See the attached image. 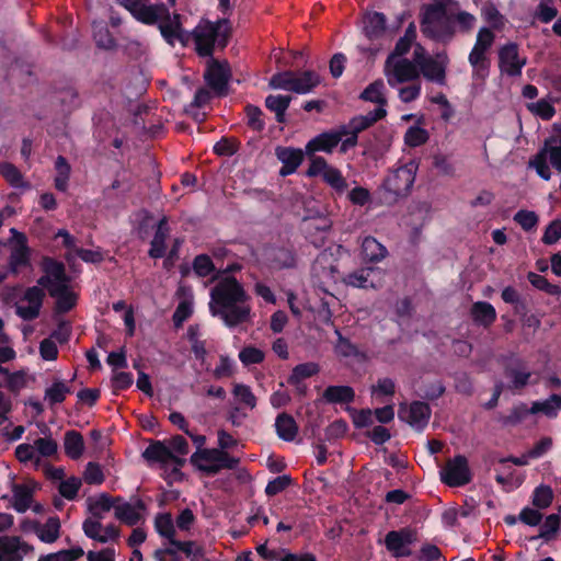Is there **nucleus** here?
I'll return each mask as SVG.
<instances>
[{
	"label": "nucleus",
	"mask_w": 561,
	"mask_h": 561,
	"mask_svg": "<svg viewBox=\"0 0 561 561\" xmlns=\"http://www.w3.org/2000/svg\"><path fill=\"white\" fill-rule=\"evenodd\" d=\"M476 22L473 14L460 11L457 14L450 12L443 0H434L424 4L420 13V28L422 34L432 41L447 45L457 32V24L460 31H470Z\"/></svg>",
	"instance_id": "obj_1"
},
{
	"label": "nucleus",
	"mask_w": 561,
	"mask_h": 561,
	"mask_svg": "<svg viewBox=\"0 0 561 561\" xmlns=\"http://www.w3.org/2000/svg\"><path fill=\"white\" fill-rule=\"evenodd\" d=\"M243 286L233 276L219 280L210 290L209 312L222 320L226 327L234 328L250 319L251 307Z\"/></svg>",
	"instance_id": "obj_2"
},
{
	"label": "nucleus",
	"mask_w": 561,
	"mask_h": 561,
	"mask_svg": "<svg viewBox=\"0 0 561 561\" xmlns=\"http://www.w3.org/2000/svg\"><path fill=\"white\" fill-rule=\"evenodd\" d=\"M231 33L232 27L228 19L221 18L215 22L203 19L192 31L191 37L199 57H213L216 45L220 49L227 47Z\"/></svg>",
	"instance_id": "obj_3"
},
{
	"label": "nucleus",
	"mask_w": 561,
	"mask_h": 561,
	"mask_svg": "<svg viewBox=\"0 0 561 561\" xmlns=\"http://www.w3.org/2000/svg\"><path fill=\"white\" fill-rule=\"evenodd\" d=\"M417 170L419 163L411 160L389 171L377 190L380 202L391 206L399 199L407 197L413 187Z\"/></svg>",
	"instance_id": "obj_4"
},
{
	"label": "nucleus",
	"mask_w": 561,
	"mask_h": 561,
	"mask_svg": "<svg viewBox=\"0 0 561 561\" xmlns=\"http://www.w3.org/2000/svg\"><path fill=\"white\" fill-rule=\"evenodd\" d=\"M190 462L201 472L214 477L222 469L237 468L240 460L226 450L217 448L197 449L190 458Z\"/></svg>",
	"instance_id": "obj_5"
},
{
	"label": "nucleus",
	"mask_w": 561,
	"mask_h": 561,
	"mask_svg": "<svg viewBox=\"0 0 561 561\" xmlns=\"http://www.w3.org/2000/svg\"><path fill=\"white\" fill-rule=\"evenodd\" d=\"M558 142V138L554 136H550L545 140V146L541 148L530 160L529 167L534 168L537 174L545 181H549L551 179V171L547 163V159L551 165L558 171L561 172V146H556Z\"/></svg>",
	"instance_id": "obj_6"
},
{
	"label": "nucleus",
	"mask_w": 561,
	"mask_h": 561,
	"mask_svg": "<svg viewBox=\"0 0 561 561\" xmlns=\"http://www.w3.org/2000/svg\"><path fill=\"white\" fill-rule=\"evenodd\" d=\"M417 541V530L412 527H402L390 530L385 536L386 549L393 558H408L412 556L410 546Z\"/></svg>",
	"instance_id": "obj_7"
},
{
	"label": "nucleus",
	"mask_w": 561,
	"mask_h": 561,
	"mask_svg": "<svg viewBox=\"0 0 561 561\" xmlns=\"http://www.w3.org/2000/svg\"><path fill=\"white\" fill-rule=\"evenodd\" d=\"M231 78V69L228 61H219L214 57H209L204 73L207 85L218 95L226 96L228 94V84Z\"/></svg>",
	"instance_id": "obj_8"
},
{
	"label": "nucleus",
	"mask_w": 561,
	"mask_h": 561,
	"mask_svg": "<svg viewBox=\"0 0 561 561\" xmlns=\"http://www.w3.org/2000/svg\"><path fill=\"white\" fill-rule=\"evenodd\" d=\"M472 479L468 460L462 455H457L448 460L440 471V480L448 486L458 488L468 484Z\"/></svg>",
	"instance_id": "obj_9"
},
{
	"label": "nucleus",
	"mask_w": 561,
	"mask_h": 561,
	"mask_svg": "<svg viewBox=\"0 0 561 561\" xmlns=\"http://www.w3.org/2000/svg\"><path fill=\"white\" fill-rule=\"evenodd\" d=\"M385 272L375 266H362L347 273L343 277V283L346 286L362 288V289H377L381 286Z\"/></svg>",
	"instance_id": "obj_10"
},
{
	"label": "nucleus",
	"mask_w": 561,
	"mask_h": 561,
	"mask_svg": "<svg viewBox=\"0 0 561 561\" xmlns=\"http://www.w3.org/2000/svg\"><path fill=\"white\" fill-rule=\"evenodd\" d=\"M414 61L419 66L420 73H422L426 80L439 85L446 83L447 56L445 54H438L437 58L423 57L419 59L417 50H414Z\"/></svg>",
	"instance_id": "obj_11"
},
{
	"label": "nucleus",
	"mask_w": 561,
	"mask_h": 561,
	"mask_svg": "<svg viewBox=\"0 0 561 561\" xmlns=\"http://www.w3.org/2000/svg\"><path fill=\"white\" fill-rule=\"evenodd\" d=\"M41 268L45 275L37 279V284L42 287L49 289L53 286H59V284H69L70 278L66 273V266L62 262L50 257L43 256L41 261Z\"/></svg>",
	"instance_id": "obj_12"
},
{
	"label": "nucleus",
	"mask_w": 561,
	"mask_h": 561,
	"mask_svg": "<svg viewBox=\"0 0 561 561\" xmlns=\"http://www.w3.org/2000/svg\"><path fill=\"white\" fill-rule=\"evenodd\" d=\"M526 65V58L519 57L518 45L507 43L499 50V68L510 77H519Z\"/></svg>",
	"instance_id": "obj_13"
},
{
	"label": "nucleus",
	"mask_w": 561,
	"mask_h": 561,
	"mask_svg": "<svg viewBox=\"0 0 561 561\" xmlns=\"http://www.w3.org/2000/svg\"><path fill=\"white\" fill-rule=\"evenodd\" d=\"M503 373L505 378L508 379L506 388L512 391L524 389L529 383L531 377L526 362L519 357L512 358L506 363Z\"/></svg>",
	"instance_id": "obj_14"
},
{
	"label": "nucleus",
	"mask_w": 561,
	"mask_h": 561,
	"mask_svg": "<svg viewBox=\"0 0 561 561\" xmlns=\"http://www.w3.org/2000/svg\"><path fill=\"white\" fill-rule=\"evenodd\" d=\"M266 259L274 270H291L297 267V254L293 244L274 245L267 249Z\"/></svg>",
	"instance_id": "obj_15"
},
{
	"label": "nucleus",
	"mask_w": 561,
	"mask_h": 561,
	"mask_svg": "<svg viewBox=\"0 0 561 561\" xmlns=\"http://www.w3.org/2000/svg\"><path fill=\"white\" fill-rule=\"evenodd\" d=\"M388 83L394 87L397 83L410 82L419 79L420 71L416 62L408 58H401L393 62L391 71L386 68Z\"/></svg>",
	"instance_id": "obj_16"
},
{
	"label": "nucleus",
	"mask_w": 561,
	"mask_h": 561,
	"mask_svg": "<svg viewBox=\"0 0 561 561\" xmlns=\"http://www.w3.org/2000/svg\"><path fill=\"white\" fill-rule=\"evenodd\" d=\"M84 535L101 543L117 541L121 537L119 528L114 524L103 527L99 520H84L82 524Z\"/></svg>",
	"instance_id": "obj_17"
},
{
	"label": "nucleus",
	"mask_w": 561,
	"mask_h": 561,
	"mask_svg": "<svg viewBox=\"0 0 561 561\" xmlns=\"http://www.w3.org/2000/svg\"><path fill=\"white\" fill-rule=\"evenodd\" d=\"M362 32L369 42L382 38L387 31V18L377 11H366L363 14Z\"/></svg>",
	"instance_id": "obj_18"
},
{
	"label": "nucleus",
	"mask_w": 561,
	"mask_h": 561,
	"mask_svg": "<svg viewBox=\"0 0 561 561\" xmlns=\"http://www.w3.org/2000/svg\"><path fill=\"white\" fill-rule=\"evenodd\" d=\"M171 227L169 225V217L163 215L154 226V234L150 241V249L148 255L151 259H161L167 254V240L170 237Z\"/></svg>",
	"instance_id": "obj_19"
},
{
	"label": "nucleus",
	"mask_w": 561,
	"mask_h": 561,
	"mask_svg": "<svg viewBox=\"0 0 561 561\" xmlns=\"http://www.w3.org/2000/svg\"><path fill=\"white\" fill-rule=\"evenodd\" d=\"M408 415L403 416L402 414V405L400 407L399 416L402 420H405L407 423L416 428L417 431H423L431 419L432 409L428 403L424 401H413L409 410L407 411Z\"/></svg>",
	"instance_id": "obj_20"
},
{
	"label": "nucleus",
	"mask_w": 561,
	"mask_h": 561,
	"mask_svg": "<svg viewBox=\"0 0 561 561\" xmlns=\"http://www.w3.org/2000/svg\"><path fill=\"white\" fill-rule=\"evenodd\" d=\"M147 510L146 503L141 499H136L134 503L124 500L115 504V517L127 526H136L141 519V512Z\"/></svg>",
	"instance_id": "obj_21"
},
{
	"label": "nucleus",
	"mask_w": 561,
	"mask_h": 561,
	"mask_svg": "<svg viewBox=\"0 0 561 561\" xmlns=\"http://www.w3.org/2000/svg\"><path fill=\"white\" fill-rule=\"evenodd\" d=\"M276 157L283 163L279 174L287 176L297 171L304 160V152L297 148L278 147L276 149Z\"/></svg>",
	"instance_id": "obj_22"
},
{
	"label": "nucleus",
	"mask_w": 561,
	"mask_h": 561,
	"mask_svg": "<svg viewBox=\"0 0 561 561\" xmlns=\"http://www.w3.org/2000/svg\"><path fill=\"white\" fill-rule=\"evenodd\" d=\"M51 297L56 298V312L66 313L75 308L77 304L76 295L70 291L68 284H59V286H53L48 289Z\"/></svg>",
	"instance_id": "obj_23"
},
{
	"label": "nucleus",
	"mask_w": 561,
	"mask_h": 561,
	"mask_svg": "<svg viewBox=\"0 0 561 561\" xmlns=\"http://www.w3.org/2000/svg\"><path fill=\"white\" fill-rule=\"evenodd\" d=\"M36 486H37L36 483H33V485L21 484V483L12 484V493H13L12 507L18 513H25L31 507Z\"/></svg>",
	"instance_id": "obj_24"
},
{
	"label": "nucleus",
	"mask_w": 561,
	"mask_h": 561,
	"mask_svg": "<svg viewBox=\"0 0 561 561\" xmlns=\"http://www.w3.org/2000/svg\"><path fill=\"white\" fill-rule=\"evenodd\" d=\"M360 253L365 263H379L387 257L388 250L376 238L368 236L362 242Z\"/></svg>",
	"instance_id": "obj_25"
},
{
	"label": "nucleus",
	"mask_w": 561,
	"mask_h": 561,
	"mask_svg": "<svg viewBox=\"0 0 561 561\" xmlns=\"http://www.w3.org/2000/svg\"><path fill=\"white\" fill-rule=\"evenodd\" d=\"M123 501L122 496L112 497L107 493H101L98 499L93 502H89L88 510L92 517L85 520H99L104 518V514L110 512L112 508L115 510V504Z\"/></svg>",
	"instance_id": "obj_26"
},
{
	"label": "nucleus",
	"mask_w": 561,
	"mask_h": 561,
	"mask_svg": "<svg viewBox=\"0 0 561 561\" xmlns=\"http://www.w3.org/2000/svg\"><path fill=\"white\" fill-rule=\"evenodd\" d=\"M470 316L477 325L490 328L496 320V310L488 301H476L470 308Z\"/></svg>",
	"instance_id": "obj_27"
},
{
	"label": "nucleus",
	"mask_w": 561,
	"mask_h": 561,
	"mask_svg": "<svg viewBox=\"0 0 561 561\" xmlns=\"http://www.w3.org/2000/svg\"><path fill=\"white\" fill-rule=\"evenodd\" d=\"M158 24L163 39L171 46H174L175 37H179V31L182 26V16L180 13L169 11V16L162 15Z\"/></svg>",
	"instance_id": "obj_28"
},
{
	"label": "nucleus",
	"mask_w": 561,
	"mask_h": 561,
	"mask_svg": "<svg viewBox=\"0 0 561 561\" xmlns=\"http://www.w3.org/2000/svg\"><path fill=\"white\" fill-rule=\"evenodd\" d=\"M339 144L340 138L332 134L331 130L323 131L307 142L306 152L309 156L318 151L331 153Z\"/></svg>",
	"instance_id": "obj_29"
},
{
	"label": "nucleus",
	"mask_w": 561,
	"mask_h": 561,
	"mask_svg": "<svg viewBox=\"0 0 561 561\" xmlns=\"http://www.w3.org/2000/svg\"><path fill=\"white\" fill-rule=\"evenodd\" d=\"M387 111L382 107H376L365 115H356L350 119L351 131L357 136L371 127L375 123L386 117Z\"/></svg>",
	"instance_id": "obj_30"
},
{
	"label": "nucleus",
	"mask_w": 561,
	"mask_h": 561,
	"mask_svg": "<svg viewBox=\"0 0 561 561\" xmlns=\"http://www.w3.org/2000/svg\"><path fill=\"white\" fill-rule=\"evenodd\" d=\"M162 15H165L167 18L169 16V9L164 3H144L134 18L145 25H156Z\"/></svg>",
	"instance_id": "obj_31"
},
{
	"label": "nucleus",
	"mask_w": 561,
	"mask_h": 561,
	"mask_svg": "<svg viewBox=\"0 0 561 561\" xmlns=\"http://www.w3.org/2000/svg\"><path fill=\"white\" fill-rule=\"evenodd\" d=\"M468 61L472 67V78L477 80H485L490 73L491 60L488 53L472 48Z\"/></svg>",
	"instance_id": "obj_32"
},
{
	"label": "nucleus",
	"mask_w": 561,
	"mask_h": 561,
	"mask_svg": "<svg viewBox=\"0 0 561 561\" xmlns=\"http://www.w3.org/2000/svg\"><path fill=\"white\" fill-rule=\"evenodd\" d=\"M293 98L291 95L284 94H270L265 98V107L275 114V119L279 124H285L286 112L290 105Z\"/></svg>",
	"instance_id": "obj_33"
},
{
	"label": "nucleus",
	"mask_w": 561,
	"mask_h": 561,
	"mask_svg": "<svg viewBox=\"0 0 561 561\" xmlns=\"http://www.w3.org/2000/svg\"><path fill=\"white\" fill-rule=\"evenodd\" d=\"M322 398L332 404H348L355 400V391L351 386H329L324 389Z\"/></svg>",
	"instance_id": "obj_34"
},
{
	"label": "nucleus",
	"mask_w": 561,
	"mask_h": 561,
	"mask_svg": "<svg viewBox=\"0 0 561 561\" xmlns=\"http://www.w3.org/2000/svg\"><path fill=\"white\" fill-rule=\"evenodd\" d=\"M275 428L278 437L285 442H293L298 433V425L295 419L285 412L277 415Z\"/></svg>",
	"instance_id": "obj_35"
},
{
	"label": "nucleus",
	"mask_w": 561,
	"mask_h": 561,
	"mask_svg": "<svg viewBox=\"0 0 561 561\" xmlns=\"http://www.w3.org/2000/svg\"><path fill=\"white\" fill-rule=\"evenodd\" d=\"M142 457L147 461L165 465L172 457V450L161 440H151L149 446L144 450Z\"/></svg>",
	"instance_id": "obj_36"
},
{
	"label": "nucleus",
	"mask_w": 561,
	"mask_h": 561,
	"mask_svg": "<svg viewBox=\"0 0 561 561\" xmlns=\"http://www.w3.org/2000/svg\"><path fill=\"white\" fill-rule=\"evenodd\" d=\"M65 454L73 459H79L84 450V440L81 433L75 430L67 431L64 437Z\"/></svg>",
	"instance_id": "obj_37"
},
{
	"label": "nucleus",
	"mask_w": 561,
	"mask_h": 561,
	"mask_svg": "<svg viewBox=\"0 0 561 561\" xmlns=\"http://www.w3.org/2000/svg\"><path fill=\"white\" fill-rule=\"evenodd\" d=\"M359 99L365 102L376 103L378 107L385 108L387 99L385 96V83L381 79L369 83L359 94Z\"/></svg>",
	"instance_id": "obj_38"
},
{
	"label": "nucleus",
	"mask_w": 561,
	"mask_h": 561,
	"mask_svg": "<svg viewBox=\"0 0 561 561\" xmlns=\"http://www.w3.org/2000/svg\"><path fill=\"white\" fill-rule=\"evenodd\" d=\"M31 253L32 250L22 249H11L9 259H8V270L9 273L18 276L22 268H27L31 266Z\"/></svg>",
	"instance_id": "obj_39"
},
{
	"label": "nucleus",
	"mask_w": 561,
	"mask_h": 561,
	"mask_svg": "<svg viewBox=\"0 0 561 561\" xmlns=\"http://www.w3.org/2000/svg\"><path fill=\"white\" fill-rule=\"evenodd\" d=\"M291 92L307 94L311 92L321 82L320 76L312 70H305L299 77L295 76Z\"/></svg>",
	"instance_id": "obj_40"
},
{
	"label": "nucleus",
	"mask_w": 561,
	"mask_h": 561,
	"mask_svg": "<svg viewBox=\"0 0 561 561\" xmlns=\"http://www.w3.org/2000/svg\"><path fill=\"white\" fill-rule=\"evenodd\" d=\"M337 343L335 345L337 355L345 358H355L359 363L367 359L366 354L356 344L352 343L350 339L344 337L340 332H337Z\"/></svg>",
	"instance_id": "obj_41"
},
{
	"label": "nucleus",
	"mask_w": 561,
	"mask_h": 561,
	"mask_svg": "<svg viewBox=\"0 0 561 561\" xmlns=\"http://www.w3.org/2000/svg\"><path fill=\"white\" fill-rule=\"evenodd\" d=\"M561 410V394L553 393L543 401H535L530 407L533 414L542 413L548 417H556Z\"/></svg>",
	"instance_id": "obj_42"
},
{
	"label": "nucleus",
	"mask_w": 561,
	"mask_h": 561,
	"mask_svg": "<svg viewBox=\"0 0 561 561\" xmlns=\"http://www.w3.org/2000/svg\"><path fill=\"white\" fill-rule=\"evenodd\" d=\"M93 39L95 45L104 50H114L117 47L116 39L103 22L93 23Z\"/></svg>",
	"instance_id": "obj_43"
},
{
	"label": "nucleus",
	"mask_w": 561,
	"mask_h": 561,
	"mask_svg": "<svg viewBox=\"0 0 561 561\" xmlns=\"http://www.w3.org/2000/svg\"><path fill=\"white\" fill-rule=\"evenodd\" d=\"M36 534L43 542H55L60 535L59 517L50 516L43 526L36 524Z\"/></svg>",
	"instance_id": "obj_44"
},
{
	"label": "nucleus",
	"mask_w": 561,
	"mask_h": 561,
	"mask_svg": "<svg viewBox=\"0 0 561 561\" xmlns=\"http://www.w3.org/2000/svg\"><path fill=\"white\" fill-rule=\"evenodd\" d=\"M56 176L54 186L57 191L65 193L68 190L71 167L64 156H58L55 160Z\"/></svg>",
	"instance_id": "obj_45"
},
{
	"label": "nucleus",
	"mask_w": 561,
	"mask_h": 561,
	"mask_svg": "<svg viewBox=\"0 0 561 561\" xmlns=\"http://www.w3.org/2000/svg\"><path fill=\"white\" fill-rule=\"evenodd\" d=\"M561 518L559 514H550L540 526L539 534L530 537L529 540L543 539L546 542L553 540L560 530Z\"/></svg>",
	"instance_id": "obj_46"
},
{
	"label": "nucleus",
	"mask_w": 561,
	"mask_h": 561,
	"mask_svg": "<svg viewBox=\"0 0 561 561\" xmlns=\"http://www.w3.org/2000/svg\"><path fill=\"white\" fill-rule=\"evenodd\" d=\"M0 174L14 188L28 187V184L23 180L22 172L11 162H0Z\"/></svg>",
	"instance_id": "obj_47"
},
{
	"label": "nucleus",
	"mask_w": 561,
	"mask_h": 561,
	"mask_svg": "<svg viewBox=\"0 0 561 561\" xmlns=\"http://www.w3.org/2000/svg\"><path fill=\"white\" fill-rule=\"evenodd\" d=\"M319 370V365L312 362L298 364L293 368L287 382L291 386L298 387L304 379L317 375Z\"/></svg>",
	"instance_id": "obj_48"
},
{
	"label": "nucleus",
	"mask_w": 561,
	"mask_h": 561,
	"mask_svg": "<svg viewBox=\"0 0 561 561\" xmlns=\"http://www.w3.org/2000/svg\"><path fill=\"white\" fill-rule=\"evenodd\" d=\"M176 551L183 552L186 558H188L191 561H197L205 556V550L202 546L196 545L194 541H181L178 539H174L170 543Z\"/></svg>",
	"instance_id": "obj_49"
},
{
	"label": "nucleus",
	"mask_w": 561,
	"mask_h": 561,
	"mask_svg": "<svg viewBox=\"0 0 561 561\" xmlns=\"http://www.w3.org/2000/svg\"><path fill=\"white\" fill-rule=\"evenodd\" d=\"M247 125L250 129L262 133L265 129V121L263 111L253 104H247L244 107Z\"/></svg>",
	"instance_id": "obj_50"
},
{
	"label": "nucleus",
	"mask_w": 561,
	"mask_h": 561,
	"mask_svg": "<svg viewBox=\"0 0 561 561\" xmlns=\"http://www.w3.org/2000/svg\"><path fill=\"white\" fill-rule=\"evenodd\" d=\"M154 527L157 533L169 540L171 543L174 540L175 529L170 513L158 514L154 519Z\"/></svg>",
	"instance_id": "obj_51"
},
{
	"label": "nucleus",
	"mask_w": 561,
	"mask_h": 561,
	"mask_svg": "<svg viewBox=\"0 0 561 561\" xmlns=\"http://www.w3.org/2000/svg\"><path fill=\"white\" fill-rule=\"evenodd\" d=\"M527 279L538 290L545 291L546 294L551 295V296H561V287L558 285L551 284L542 275H539L534 272H529L527 274Z\"/></svg>",
	"instance_id": "obj_52"
},
{
	"label": "nucleus",
	"mask_w": 561,
	"mask_h": 561,
	"mask_svg": "<svg viewBox=\"0 0 561 561\" xmlns=\"http://www.w3.org/2000/svg\"><path fill=\"white\" fill-rule=\"evenodd\" d=\"M71 393V388L68 387L64 381H55L45 391V398L49 401L50 405L62 403L67 394Z\"/></svg>",
	"instance_id": "obj_53"
},
{
	"label": "nucleus",
	"mask_w": 561,
	"mask_h": 561,
	"mask_svg": "<svg viewBox=\"0 0 561 561\" xmlns=\"http://www.w3.org/2000/svg\"><path fill=\"white\" fill-rule=\"evenodd\" d=\"M295 72L291 70H285L274 73L268 81V87L271 89H280L285 91L291 92V88L294 87Z\"/></svg>",
	"instance_id": "obj_54"
},
{
	"label": "nucleus",
	"mask_w": 561,
	"mask_h": 561,
	"mask_svg": "<svg viewBox=\"0 0 561 561\" xmlns=\"http://www.w3.org/2000/svg\"><path fill=\"white\" fill-rule=\"evenodd\" d=\"M553 492L549 485L540 484L533 492L531 503L539 510L547 508L551 505Z\"/></svg>",
	"instance_id": "obj_55"
},
{
	"label": "nucleus",
	"mask_w": 561,
	"mask_h": 561,
	"mask_svg": "<svg viewBox=\"0 0 561 561\" xmlns=\"http://www.w3.org/2000/svg\"><path fill=\"white\" fill-rule=\"evenodd\" d=\"M430 134L420 126H411L404 134V144L411 148L420 147L427 142Z\"/></svg>",
	"instance_id": "obj_56"
},
{
	"label": "nucleus",
	"mask_w": 561,
	"mask_h": 561,
	"mask_svg": "<svg viewBox=\"0 0 561 561\" xmlns=\"http://www.w3.org/2000/svg\"><path fill=\"white\" fill-rule=\"evenodd\" d=\"M193 314V301L184 299L179 302L173 314L172 322L175 329L182 328L183 323Z\"/></svg>",
	"instance_id": "obj_57"
},
{
	"label": "nucleus",
	"mask_w": 561,
	"mask_h": 561,
	"mask_svg": "<svg viewBox=\"0 0 561 561\" xmlns=\"http://www.w3.org/2000/svg\"><path fill=\"white\" fill-rule=\"evenodd\" d=\"M192 267L198 277H207L216 270L215 264L208 254L196 255L193 260Z\"/></svg>",
	"instance_id": "obj_58"
},
{
	"label": "nucleus",
	"mask_w": 561,
	"mask_h": 561,
	"mask_svg": "<svg viewBox=\"0 0 561 561\" xmlns=\"http://www.w3.org/2000/svg\"><path fill=\"white\" fill-rule=\"evenodd\" d=\"M529 414H533L530 412V408H528L526 403L520 402L514 405L511 412L503 417V424L512 426L517 425L523 422Z\"/></svg>",
	"instance_id": "obj_59"
},
{
	"label": "nucleus",
	"mask_w": 561,
	"mask_h": 561,
	"mask_svg": "<svg viewBox=\"0 0 561 561\" xmlns=\"http://www.w3.org/2000/svg\"><path fill=\"white\" fill-rule=\"evenodd\" d=\"M323 181L337 192H343L347 187V183L342 172L333 167H329L322 175Z\"/></svg>",
	"instance_id": "obj_60"
},
{
	"label": "nucleus",
	"mask_w": 561,
	"mask_h": 561,
	"mask_svg": "<svg viewBox=\"0 0 561 561\" xmlns=\"http://www.w3.org/2000/svg\"><path fill=\"white\" fill-rule=\"evenodd\" d=\"M81 484V479L77 477H70L67 480H62L60 482L58 491L62 497L72 501L77 497Z\"/></svg>",
	"instance_id": "obj_61"
},
{
	"label": "nucleus",
	"mask_w": 561,
	"mask_h": 561,
	"mask_svg": "<svg viewBox=\"0 0 561 561\" xmlns=\"http://www.w3.org/2000/svg\"><path fill=\"white\" fill-rule=\"evenodd\" d=\"M527 108L543 121L551 119L556 114L554 106L545 99L528 104Z\"/></svg>",
	"instance_id": "obj_62"
},
{
	"label": "nucleus",
	"mask_w": 561,
	"mask_h": 561,
	"mask_svg": "<svg viewBox=\"0 0 561 561\" xmlns=\"http://www.w3.org/2000/svg\"><path fill=\"white\" fill-rule=\"evenodd\" d=\"M83 480L91 485H100L104 482V473L98 462L90 461L87 463Z\"/></svg>",
	"instance_id": "obj_63"
},
{
	"label": "nucleus",
	"mask_w": 561,
	"mask_h": 561,
	"mask_svg": "<svg viewBox=\"0 0 561 561\" xmlns=\"http://www.w3.org/2000/svg\"><path fill=\"white\" fill-rule=\"evenodd\" d=\"M293 483V479L288 474H283L268 481L265 486V494L267 496H275L285 491Z\"/></svg>",
	"instance_id": "obj_64"
}]
</instances>
